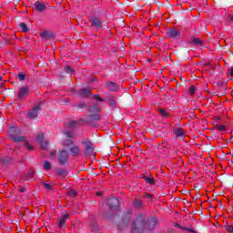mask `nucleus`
Returning <instances> with one entry per match:
<instances>
[{
  "instance_id": "nucleus-46",
  "label": "nucleus",
  "mask_w": 233,
  "mask_h": 233,
  "mask_svg": "<svg viewBox=\"0 0 233 233\" xmlns=\"http://www.w3.org/2000/svg\"><path fill=\"white\" fill-rule=\"evenodd\" d=\"M228 21H233V15H228Z\"/></svg>"
},
{
  "instance_id": "nucleus-17",
  "label": "nucleus",
  "mask_w": 233,
  "mask_h": 233,
  "mask_svg": "<svg viewBox=\"0 0 233 233\" xmlns=\"http://www.w3.org/2000/svg\"><path fill=\"white\" fill-rule=\"evenodd\" d=\"M56 174L57 176H59V177H66V176H68V172L66 171V169L63 168L56 169Z\"/></svg>"
},
{
  "instance_id": "nucleus-26",
  "label": "nucleus",
  "mask_w": 233,
  "mask_h": 233,
  "mask_svg": "<svg viewBox=\"0 0 233 233\" xmlns=\"http://www.w3.org/2000/svg\"><path fill=\"white\" fill-rule=\"evenodd\" d=\"M216 128H217V130H218L219 132H227V127H225L224 125L217 124V125H216Z\"/></svg>"
},
{
  "instance_id": "nucleus-24",
  "label": "nucleus",
  "mask_w": 233,
  "mask_h": 233,
  "mask_svg": "<svg viewBox=\"0 0 233 233\" xmlns=\"http://www.w3.org/2000/svg\"><path fill=\"white\" fill-rule=\"evenodd\" d=\"M65 135L67 139H74V137H76V134L70 130L65 131Z\"/></svg>"
},
{
  "instance_id": "nucleus-2",
  "label": "nucleus",
  "mask_w": 233,
  "mask_h": 233,
  "mask_svg": "<svg viewBox=\"0 0 233 233\" xmlns=\"http://www.w3.org/2000/svg\"><path fill=\"white\" fill-rule=\"evenodd\" d=\"M19 134H21L19 127H12L8 129V135L15 143H22V141H25V137H19Z\"/></svg>"
},
{
  "instance_id": "nucleus-5",
  "label": "nucleus",
  "mask_w": 233,
  "mask_h": 233,
  "mask_svg": "<svg viewBox=\"0 0 233 233\" xmlns=\"http://www.w3.org/2000/svg\"><path fill=\"white\" fill-rule=\"evenodd\" d=\"M166 34L169 39H179L181 37V31L176 27L167 29Z\"/></svg>"
},
{
  "instance_id": "nucleus-38",
  "label": "nucleus",
  "mask_w": 233,
  "mask_h": 233,
  "mask_svg": "<svg viewBox=\"0 0 233 233\" xmlns=\"http://www.w3.org/2000/svg\"><path fill=\"white\" fill-rule=\"evenodd\" d=\"M25 148H27V150H29L30 152H32V150H34V147L28 142L25 143Z\"/></svg>"
},
{
  "instance_id": "nucleus-14",
  "label": "nucleus",
  "mask_w": 233,
  "mask_h": 233,
  "mask_svg": "<svg viewBox=\"0 0 233 233\" xmlns=\"http://www.w3.org/2000/svg\"><path fill=\"white\" fill-rule=\"evenodd\" d=\"M90 94H92L90 88H82L78 90V96H80V97H88Z\"/></svg>"
},
{
  "instance_id": "nucleus-32",
  "label": "nucleus",
  "mask_w": 233,
  "mask_h": 233,
  "mask_svg": "<svg viewBox=\"0 0 233 233\" xmlns=\"http://www.w3.org/2000/svg\"><path fill=\"white\" fill-rule=\"evenodd\" d=\"M43 139H45V135L39 134L38 136H36V141H38V143H42Z\"/></svg>"
},
{
  "instance_id": "nucleus-31",
  "label": "nucleus",
  "mask_w": 233,
  "mask_h": 233,
  "mask_svg": "<svg viewBox=\"0 0 233 233\" xmlns=\"http://www.w3.org/2000/svg\"><path fill=\"white\" fill-rule=\"evenodd\" d=\"M40 147L43 150H46L48 148V142H40Z\"/></svg>"
},
{
  "instance_id": "nucleus-33",
  "label": "nucleus",
  "mask_w": 233,
  "mask_h": 233,
  "mask_svg": "<svg viewBox=\"0 0 233 233\" xmlns=\"http://www.w3.org/2000/svg\"><path fill=\"white\" fill-rule=\"evenodd\" d=\"M67 194L70 198H76V196H77V193L73 189L69 190Z\"/></svg>"
},
{
  "instance_id": "nucleus-29",
  "label": "nucleus",
  "mask_w": 233,
  "mask_h": 233,
  "mask_svg": "<svg viewBox=\"0 0 233 233\" xmlns=\"http://www.w3.org/2000/svg\"><path fill=\"white\" fill-rule=\"evenodd\" d=\"M43 167L45 170H50V168H52V164H50L48 161H45L43 163Z\"/></svg>"
},
{
  "instance_id": "nucleus-25",
  "label": "nucleus",
  "mask_w": 233,
  "mask_h": 233,
  "mask_svg": "<svg viewBox=\"0 0 233 233\" xmlns=\"http://www.w3.org/2000/svg\"><path fill=\"white\" fill-rule=\"evenodd\" d=\"M77 121H71L67 124V128H70V130H74V128H77Z\"/></svg>"
},
{
  "instance_id": "nucleus-28",
  "label": "nucleus",
  "mask_w": 233,
  "mask_h": 233,
  "mask_svg": "<svg viewBox=\"0 0 233 233\" xmlns=\"http://www.w3.org/2000/svg\"><path fill=\"white\" fill-rule=\"evenodd\" d=\"M19 26H20L22 32L26 33V32H28V30H29V29H28V25H26V24H25V23H20V24H19Z\"/></svg>"
},
{
  "instance_id": "nucleus-3",
  "label": "nucleus",
  "mask_w": 233,
  "mask_h": 233,
  "mask_svg": "<svg viewBox=\"0 0 233 233\" xmlns=\"http://www.w3.org/2000/svg\"><path fill=\"white\" fill-rule=\"evenodd\" d=\"M89 112L92 114L89 116V119L92 121H99L101 120V115H99V112H101V108L97 106H89Z\"/></svg>"
},
{
  "instance_id": "nucleus-36",
  "label": "nucleus",
  "mask_w": 233,
  "mask_h": 233,
  "mask_svg": "<svg viewBox=\"0 0 233 233\" xmlns=\"http://www.w3.org/2000/svg\"><path fill=\"white\" fill-rule=\"evenodd\" d=\"M44 187L46 188V190H52V185L46 183V182H44Z\"/></svg>"
},
{
  "instance_id": "nucleus-11",
  "label": "nucleus",
  "mask_w": 233,
  "mask_h": 233,
  "mask_svg": "<svg viewBox=\"0 0 233 233\" xmlns=\"http://www.w3.org/2000/svg\"><path fill=\"white\" fill-rule=\"evenodd\" d=\"M107 205L110 208H116V207L119 206V199L117 198H111L107 200Z\"/></svg>"
},
{
  "instance_id": "nucleus-47",
  "label": "nucleus",
  "mask_w": 233,
  "mask_h": 233,
  "mask_svg": "<svg viewBox=\"0 0 233 233\" xmlns=\"http://www.w3.org/2000/svg\"><path fill=\"white\" fill-rule=\"evenodd\" d=\"M2 161H3V158L0 157V167H2Z\"/></svg>"
},
{
  "instance_id": "nucleus-27",
  "label": "nucleus",
  "mask_w": 233,
  "mask_h": 233,
  "mask_svg": "<svg viewBox=\"0 0 233 233\" xmlns=\"http://www.w3.org/2000/svg\"><path fill=\"white\" fill-rule=\"evenodd\" d=\"M72 145H74V141H72V139H66L63 142L64 147H72Z\"/></svg>"
},
{
  "instance_id": "nucleus-21",
  "label": "nucleus",
  "mask_w": 233,
  "mask_h": 233,
  "mask_svg": "<svg viewBox=\"0 0 233 233\" xmlns=\"http://www.w3.org/2000/svg\"><path fill=\"white\" fill-rule=\"evenodd\" d=\"M174 134L177 137H183V136H185V132H183L181 128L175 129Z\"/></svg>"
},
{
  "instance_id": "nucleus-42",
  "label": "nucleus",
  "mask_w": 233,
  "mask_h": 233,
  "mask_svg": "<svg viewBox=\"0 0 233 233\" xmlns=\"http://www.w3.org/2000/svg\"><path fill=\"white\" fill-rule=\"evenodd\" d=\"M19 192L25 193V192H26V189L23 187H19Z\"/></svg>"
},
{
  "instance_id": "nucleus-23",
  "label": "nucleus",
  "mask_w": 233,
  "mask_h": 233,
  "mask_svg": "<svg viewBox=\"0 0 233 233\" xmlns=\"http://www.w3.org/2000/svg\"><path fill=\"white\" fill-rule=\"evenodd\" d=\"M192 45H195L197 46H201L203 45V41H201L199 38L198 37H194L191 41Z\"/></svg>"
},
{
  "instance_id": "nucleus-1",
  "label": "nucleus",
  "mask_w": 233,
  "mask_h": 233,
  "mask_svg": "<svg viewBox=\"0 0 233 233\" xmlns=\"http://www.w3.org/2000/svg\"><path fill=\"white\" fill-rule=\"evenodd\" d=\"M147 224L145 223V216L139 215L136 220L133 221L132 227H131V232L132 233H142L144 227H146Z\"/></svg>"
},
{
  "instance_id": "nucleus-22",
  "label": "nucleus",
  "mask_w": 233,
  "mask_h": 233,
  "mask_svg": "<svg viewBox=\"0 0 233 233\" xmlns=\"http://www.w3.org/2000/svg\"><path fill=\"white\" fill-rule=\"evenodd\" d=\"M144 179H145L146 183H147L148 185L156 184V180L154 179V177H144Z\"/></svg>"
},
{
  "instance_id": "nucleus-9",
  "label": "nucleus",
  "mask_w": 233,
  "mask_h": 233,
  "mask_svg": "<svg viewBox=\"0 0 233 233\" xmlns=\"http://www.w3.org/2000/svg\"><path fill=\"white\" fill-rule=\"evenodd\" d=\"M30 88L28 86H23L19 89L18 99H23L28 96Z\"/></svg>"
},
{
  "instance_id": "nucleus-44",
  "label": "nucleus",
  "mask_w": 233,
  "mask_h": 233,
  "mask_svg": "<svg viewBox=\"0 0 233 233\" xmlns=\"http://www.w3.org/2000/svg\"><path fill=\"white\" fill-rule=\"evenodd\" d=\"M182 230H188V232H196L195 230H192V229H189V228H183Z\"/></svg>"
},
{
  "instance_id": "nucleus-4",
  "label": "nucleus",
  "mask_w": 233,
  "mask_h": 233,
  "mask_svg": "<svg viewBox=\"0 0 233 233\" xmlns=\"http://www.w3.org/2000/svg\"><path fill=\"white\" fill-rule=\"evenodd\" d=\"M59 165H68V151L61 149L57 156Z\"/></svg>"
},
{
  "instance_id": "nucleus-20",
  "label": "nucleus",
  "mask_w": 233,
  "mask_h": 233,
  "mask_svg": "<svg viewBox=\"0 0 233 233\" xmlns=\"http://www.w3.org/2000/svg\"><path fill=\"white\" fill-rule=\"evenodd\" d=\"M158 112L161 115V116L164 117V118L170 117V114L168 112H167V110H165L163 108L158 109Z\"/></svg>"
},
{
  "instance_id": "nucleus-12",
  "label": "nucleus",
  "mask_w": 233,
  "mask_h": 233,
  "mask_svg": "<svg viewBox=\"0 0 233 233\" xmlns=\"http://www.w3.org/2000/svg\"><path fill=\"white\" fill-rule=\"evenodd\" d=\"M35 8L36 12H45L46 10V5L39 1L35 3Z\"/></svg>"
},
{
  "instance_id": "nucleus-7",
  "label": "nucleus",
  "mask_w": 233,
  "mask_h": 233,
  "mask_svg": "<svg viewBox=\"0 0 233 233\" xmlns=\"http://www.w3.org/2000/svg\"><path fill=\"white\" fill-rule=\"evenodd\" d=\"M89 23H91V25L94 28H96V30H99L100 28H103V22L97 16L90 17L89 18Z\"/></svg>"
},
{
  "instance_id": "nucleus-19",
  "label": "nucleus",
  "mask_w": 233,
  "mask_h": 233,
  "mask_svg": "<svg viewBox=\"0 0 233 233\" xmlns=\"http://www.w3.org/2000/svg\"><path fill=\"white\" fill-rule=\"evenodd\" d=\"M12 163V158L10 157H5L2 158V167H6Z\"/></svg>"
},
{
  "instance_id": "nucleus-50",
  "label": "nucleus",
  "mask_w": 233,
  "mask_h": 233,
  "mask_svg": "<svg viewBox=\"0 0 233 233\" xmlns=\"http://www.w3.org/2000/svg\"><path fill=\"white\" fill-rule=\"evenodd\" d=\"M128 222H129V220H128V219H127V222L124 220L125 225H127V223H128Z\"/></svg>"
},
{
  "instance_id": "nucleus-37",
  "label": "nucleus",
  "mask_w": 233,
  "mask_h": 233,
  "mask_svg": "<svg viewBox=\"0 0 233 233\" xmlns=\"http://www.w3.org/2000/svg\"><path fill=\"white\" fill-rule=\"evenodd\" d=\"M94 99L100 102L105 101V99H103L99 95H94Z\"/></svg>"
},
{
  "instance_id": "nucleus-35",
  "label": "nucleus",
  "mask_w": 233,
  "mask_h": 233,
  "mask_svg": "<svg viewBox=\"0 0 233 233\" xmlns=\"http://www.w3.org/2000/svg\"><path fill=\"white\" fill-rule=\"evenodd\" d=\"M18 79H19L20 81H25V79H26V76H25V74L19 73V74H18Z\"/></svg>"
},
{
  "instance_id": "nucleus-40",
  "label": "nucleus",
  "mask_w": 233,
  "mask_h": 233,
  "mask_svg": "<svg viewBox=\"0 0 233 233\" xmlns=\"http://www.w3.org/2000/svg\"><path fill=\"white\" fill-rule=\"evenodd\" d=\"M144 198H146L147 199H149V201H152V194L146 193L144 195Z\"/></svg>"
},
{
  "instance_id": "nucleus-15",
  "label": "nucleus",
  "mask_w": 233,
  "mask_h": 233,
  "mask_svg": "<svg viewBox=\"0 0 233 233\" xmlns=\"http://www.w3.org/2000/svg\"><path fill=\"white\" fill-rule=\"evenodd\" d=\"M69 152L72 154V156H79V154H81V150L77 145H73L70 147Z\"/></svg>"
},
{
  "instance_id": "nucleus-48",
  "label": "nucleus",
  "mask_w": 233,
  "mask_h": 233,
  "mask_svg": "<svg viewBox=\"0 0 233 233\" xmlns=\"http://www.w3.org/2000/svg\"><path fill=\"white\" fill-rule=\"evenodd\" d=\"M96 196H101V192H97V193H96Z\"/></svg>"
},
{
  "instance_id": "nucleus-43",
  "label": "nucleus",
  "mask_w": 233,
  "mask_h": 233,
  "mask_svg": "<svg viewBox=\"0 0 233 233\" xmlns=\"http://www.w3.org/2000/svg\"><path fill=\"white\" fill-rule=\"evenodd\" d=\"M50 156L51 157H56V151H51Z\"/></svg>"
},
{
  "instance_id": "nucleus-13",
  "label": "nucleus",
  "mask_w": 233,
  "mask_h": 233,
  "mask_svg": "<svg viewBox=\"0 0 233 233\" xmlns=\"http://www.w3.org/2000/svg\"><path fill=\"white\" fill-rule=\"evenodd\" d=\"M156 225H157V218H151L147 220V228H149V230L156 228Z\"/></svg>"
},
{
  "instance_id": "nucleus-41",
  "label": "nucleus",
  "mask_w": 233,
  "mask_h": 233,
  "mask_svg": "<svg viewBox=\"0 0 233 233\" xmlns=\"http://www.w3.org/2000/svg\"><path fill=\"white\" fill-rule=\"evenodd\" d=\"M77 106L79 108H85V106H86V105H85V103H80V104L77 105Z\"/></svg>"
},
{
  "instance_id": "nucleus-34",
  "label": "nucleus",
  "mask_w": 233,
  "mask_h": 233,
  "mask_svg": "<svg viewBox=\"0 0 233 233\" xmlns=\"http://www.w3.org/2000/svg\"><path fill=\"white\" fill-rule=\"evenodd\" d=\"M65 70H66V74H74V69H72V67H70L68 66H66L65 67Z\"/></svg>"
},
{
  "instance_id": "nucleus-18",
  "label": "nucleus",
  "mask_w": 233,
  "mask_h": 233,
  "mask_svg": "<svg viewBox=\"0 0 233 233\" xmlns=\"http://www.w3.org/2000/svg\"><path fill=\"white\" fill-rule=\"evenodd\" d=\"M106 86L111 92H116V90H117V85H116L114 82L107 83Z\"/></svg>"
},
{
  "instance_id": "nucleus-6",
  "label": "nucleus",
  "mask_w": 233,
  "mask_h": 233,
  "mask_svg": "<svg viewBox=\"0 0 233 233\" xmlns=\"http://www.w3.org/2000/svg\"><path fill=\"white\" fill-rule=\"evenodd\" d=\"M69 218L70 215H68V213L60 216L57 219V227L59 230H65L66 228V219H69Z\"/></svg>"
},
{
  "instance_id": "nucleus-49",
  "label": "nucleus",
  "mask_w": 233,
  "mask_h": 233,
  "mask_svg": "<svg viewBox=\"0 0 233 233\" xmlns=\"http://www.w3.org/2000/svg\"><path fill=\"white\" fill-rule=\"evenodd\" d=\"M1 81H3V76H0V84H1Z\"/></svg>"
},
{
  "instance_id": "nucleus-16",
  "label": "nucleus",
  "mask_w": 233,
  "mask_h": 233,
  "mask_svg": "<svg viewBox=\"0 0 233 233\" xmlns=\"http://www.w3.org/2000/svg\"><path fill=\"white\" fill-rule=\"evenodd\" d=\"M133 207L137 210H138L139 208H143V207H144L143 201L139 198L135 199L134 202H133Z\"/></svg>"
},
{
  "instance_id": "nucleus-8",
  "label": "nucleus",
  "mask_w": 233,
  "mask_h": 233,
  "mask_svg": "<svg viewBox=\"0 0 233 233\" xmlns=\"http://www.w3.org/2000/svg\"><path fill=\"white\" fill-rule=\"evenodd\" d=\"M39 112H41V105L35 106L31 111H29L28 117H30V119H35V117L39 116Z\"/></svg>"
},
{
  "instance_id": "nucleus-10",
  "label": "nucleus",
  "mask_w": 233,
  "mask_h": 233,
  "mask_svg": "<svg viewBox=\"0 0 233 233\" xmlns=\"http://www.w3.org/2000/svg\"><path fill=\"white\" fill-rule=\"evenodd\" d=\"M84 144L86 145V156H92L94 154V145L91 142H85Z\"/></svg>"
},
{
  "instance_id": "nucleus-30",
  "label": "nucleus",
  "mask_w": 233,
  "mask_h": 233,
  "mask_svg": "<svg viewBox=\"0 0 233 233\" xmlns=\"http://www.w3.org/2000/svg\"><path fill=\"white\" fill-rule=\"evenodd\" d=\"M109 103L110 106H116V97H110L107 101Z\"/></svg>"
},
{
  "instance_id": "nucleus-39",
  "label": "nucleus",
  "mask_w": 233,
  "mask_h": 233,
  "mask_svg": "<svg viewBox=\"0 0 233 233\" xmlns=\"http://www.w3.org/2000/svg\"><path fill=\"white\" fill-rule=\"evenodd\" d=\"M189 93H190L191 96H194V94H196V86H192L189 88Z\"/></svg>"
},
{
  "instance_id": "nucleus-45",
  "label": "nucleus",
  "mask_w": 233,
  "mask_h": 233,
  "mask_svg": "<svg viewBox=\"0 0 233 233\" xmlns=\"http://www.w3.org/2000/svg\"><path fill=\"white\" fill-rule=\"evenodd\" d=\"M228 74L233 77V68L228 69Z\"/></svg>"
},
{
  "instance_id": "nucleus-51",
  "label": "nucleus",
  "mask_w": 233,
  "mask_h": 233,
  "mask_svg": "<svg viewBox=\"0 0 233 233\" xmlns=\"http://www.w3.org/2000/svg\"><path fill=\"white\" fill-rule=\"evenodd\" d=\"M32 177H34V172H32Z\"/></svg>"
}]
</instances>
